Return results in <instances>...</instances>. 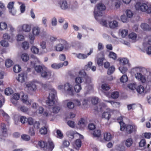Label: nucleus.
<instances>
[{
    "label": "nucleus",
    "instance_id": "63",
    "mask_svg": "<svg viewBox=\"0 0 151 151\" xmlns=\"http://www.w3.org/2000/svg\"><path fill=\"white\" fill-rule=\"evenodd\" d=\"M129 38L134 40H135L137 37V35L135 33H132L129 34Z\"/></svg>",
    "mask_w": 151,
    "mask_h": 151
},
{
    "label": "nucleus",
    "instance_id": "38",
    "mask_svg": "<svg viewBox=\"0 0 151 151\" xmlns=\"http://www.w3.org/2000/svg\"><path fill=\"white\" fill-rule=\"evenodd\" d=\"M106 106V105L104 103H101L100 104L99 107L97 109L95 108V110L98 111H101L103 108Z\"/></svg>",
    "mask_w": 151,
    "mask_h": 151
},
{
    "label": "nucleus",
    "instance_id": "64",
    "mask_svg": "<svg viewBox=\"0 0 151 151\" xmlns=\"http://www.w3.org/2000/svg\"><path fill=\"white\" fill-rule=\"evenodd\" d=\"M14 1L10 2L8 4L7 7L8 8L9 10L14 8Z\"/></svg>",
    "mask_w": 151,
    "mask_h": 151
},
{
    "label": "nucleus",
    "instance_id": "7",
    "mask_svg": "<svg viewBox=\"0 0 151 151\" xmlns=\"http://www.w3.org/2000/svg\"><path fill=\"white\" fill-rule=\"evenodd\" d=\"M51 75V72L48 70L46 67L41 73V76L42 77L48 79L50 78Z\"/></svg>",
    "mask_w": 151,
    "mask_h": 151
},
{
    "label": "nucleus",
    "instance_id": "20",
    "mask_svg": "<svg viewBox=\"0 0 151 151\" xmlns=\"http://www.w3.org/2000/svg\"><path fill=\"white\" fill-rule=\"evenodd\" d=\"M78 127L82 129L84 128L86 126L85 120L83 118H81L78 122Z\"/></svg>",
    "mask_w": 151,
    "mask_h": 151
},
{
    "label": "nucleus",
    "instance_id": "16",
    "mask_svg": "<svg viewBox=\"0 0 151 151\" xmlns=\"http://www.w3.org/2000/svg\"><path fill=\"white\" fill-rule=\"evenodd\" d=\"M111 6L117 9L120 6V1L119 0H111Z\"/></svg>",
    "mask_w": 151,
    "mask_h": 151
},
{
    "label": "nucleus",
    "instance_id": "36",
    "mask_svg": "<svg viewBox=\"0 0 151 151\" xmlns=\"http://www.w3.org/2000/svg\"><path fill=\"white\" fill-rule=\"evenodd\" d=\"M93 134L94 137H99L101 135V131L99 130H95L93 131Z\"/></svg>",
    "mask_w": 151,
    "mask_h": 151
},
{
    "label": "nucleus",
    "instance_id": "40",
    "mask_svg": "<svg viewBox=\"0 0 151 151\" xmlns=\"http://www.w3.org/2000/svg\"><path fill=\"white\" fill-rule=\"evenodd\" d=\"M119 31L122 37H124L127 35L128 31L127 30L121 29Z\"/></svg>",
    "mask_w": 151,
    "mask_h": 151
},
{
    "label": "nucleus",
    "instance_id": "34",
    "mask_svg": "<svg viewBox=\"0 0 151 151\" xmlns=\"http://www.w3.org/2000/svg\"><path fill=\"white\" fill-rule=\"evenodd\" d=\"M21 58L23 61H27L29 60V56L27 53H24L22 55Z\"/></svg>",
    "mask_w": 151,
    "mask_h": 151
},
{
    "label": "nucleus",
    "instance_id": "57",
    "mask_svg": "<svg viewBox=\"0 0 151 151\" xmlns=\"http://www.w3.org/2000/svg\"><path fill=\"white\" fill-rule=\"evenodd\" d=\"M99 98L97 97H93L91 100V102L93 104H96L98 103Z\"/></svg>",
    "mask_w": 151,
    "mask_h": 151
},
{
    "label": "nucleus",
    "instance_id": "10",
    "mask_svg": "<svg viewBox=\"0 0 151 151\" xmlns=\"http://www.w3.org/2000/svg\"><path fill=\"white\" fill-rule=\"evenodd\" d=\"M79 76L82 78H85L86 79V82L88 83L91 82V79L89 78H88V76L86 75V74L84 70H81L79 72Z\"/></svg>",
    "mask_w": 151,
    "mask_h": 151
},
{
    "label": "nucleus",
    "instance_id": "15",
    "mask_svg": "<svg viewBox=\"0 0 151 151\" xmlns=\"http://www.w3.org/2000/svg\"><path fill=\"white\" fill-rule=\"evenodd\" d=\"M1 132H0V135L3 137H6L7 135V131L6 125L2 123L1 125Z\"/></svg>",
    "mask_w": 151,
    "mask_h": 151
},
{
    "label": "nucleus",
    "instance_id": "8",
    "mask_svg": "<svg viewBox=\"0 0 151 151\" xmlns=\"http://www.w3.org/2000/svg\"><path fill=\"white\" fill-rule=\"evenodd\" d=\"M46 151H52L55 147V145L52 141L49 139L46 142Z\"/></svg>",
    "mask_w": 151,
    "mask_h": 151
},
{
    "label": "nucleus",
    "instance_id": "54",
    "mask_svg": "<svg viewBox=\"0 0 151 151\" xmlns=\"http://www.w3.org/2000/svg\"><path fill=\"white\" fill-rule=\"evenodd\" d=\"M119 96V92L117 91L113 92L111 93V97L114 99L117 98Z\"/></svg>",
    "mask_w": 151,
    "mask_h": 151
},
{
    "label": "nucleus",
    "instance_id": "18",
    "mask_svg": "<svg viewBox=\"0 0 151 151\" xmlns=\"http://www.w3.org/2000/svg\"><path fill=\"white\" fill-rule=\"evenodd\" d=\"M40 29L38 26L34 27L32 29V33L33 35H35V36H38L40 33Z\"/></svg>",
    "mask_w": 151,
    "mask_h": 151
},
{
    "label": "nucleus",
    "instance_id": "47",
    "mask_svg": "<svg viewBox=\"0 0 151 151\" xmlns=\"http://www.w3.org/2000/svg\"><path fill=\"white\" fill-rule=\"evenodd\" d=\"M83 81V79L80 77H77L75 78V82L77 84H80Z\"/></svg>",
    "mask_w": 151,
    "mask_h": 151
},
{
    "label": "nucleus",
    "instance_id": "37",
    "mask_svg": "<svg viewBox=\"0 0 151 151\" xmlns=\"http://www.w3.org/2000/svg\"><path fill=\"white\" fill-rule=\"evenodd\" d=\"M119 61L121 65H124L127 64L128 63L129 60L126 58H123L120 60Z\"/></svg>",
    "mask_w": 151,
    "mask_h": 151
},
{
    "label": "nucleus",
    "instance_id": "23",
    "mask_svg": "<svg viewBox=\"0 0 151 151\" xmlns=\"http://www.w3.org/2000/svg\"><path fill=\"white\" fill-rule=\"evenodd\" d=\"M46 142L44 141H40L38 142V145L43 150L46 151Z\"/></svg>",
    "mask_w": 151,
    "mask_h": 151
},
{
    "label": "nucleus",
    "instance_id": "32",
    "mask_svg": "<svg viewBox=\"0 0 151 151\" xmlns=\"http://www.w3.org/2000/svg\"><path fill=\"white\" fill-rule=\"evenodd\" d=\"M13 93L12 89L10 88H7L5 91V93L7 95H9Z\"/></svg>",
    "mask_w": 151,
    "mask_h": 151
},
{
    "label": "nucleus",
    "instance_id": "52",
    "mask_svg": "<svg viewBox=\"0 0 151 151\" xmlns=\"http://www.w3.org/2000/svg\"><path fill=\"white\" fill-rule=\"evenodd\" d=\"M67 106L68 108L70 109H73L74 107V103L71 101H68L67 103Z\"/></svg>",
    "mask_w": 151,
    "mask_h": 151
},
{
    "label": "nucleus",
    "instance_id": "3",
    "mask_svg": "<svg viewBox=\"0 0 151 151\" xmlns=\"http://www.w3.org/2000/svg\"><path fill=\"white\" fill-rule=\"evenodd\" d=\"M56 95V91L53 89H52L49 94V96L47 98V99L46 101V103L47 105L49 106H52L55 104L56 101L55 99Z\"/></svg>",
    "mask_w": 151,
    "mask_h": 151
},
{
    "label": "nucleus",
    "instance_id": "58",
    "mask_svg": "<svg viewBox=\"0 0 151 151\" xmlns=\"http://www.w3.org/2000/svg\"><path fill=\"white\" fill-rule=\"evenodd\" d=\"M101 88L104 90L107 91L110 89V88L109 85L104 83L102 85Z\"/></svg>",
    "mask_w": 151,
    "mask_h": 151
},
{
    "label": "nucleus",
    "instance_id": "41",
    "mask_svg": "<svg viewBox=\"0 0 151 151\" xmlns=\"http://www.w3.org/2000/svg\"><path fill=\"white\" fill-rule=\"evenodd\" d=\"M75 91L77 93H79L81 90L82 88L80 84H76L74 86Z\"/></svg>",
    "mask_w": 151,
    "mask_h": 151
},
{
    "label": "nucleus",
    "instance_id": "30",
    "mask_svg": "<svg viewBox=\"0 0 151 151\" xmlns=\"http://www.w3.org/2000/svg\"><path fill=\"white\" fill-rule=\"evenodd\" d=\"M102 116V118L109 120L110 117V113L109 112H104L103 113Z\"/></svg>",
    "mask_w": 151,
    "mask_h": 151
},
{
    "label": "nucleus",
    "instance_id": "56",
    "mask_svg": "<svg viewBox=\"0 0 151 151\" xmlns=\"http://www.w3.org/2000/svg\"><path fill=\"white\" fill-rule=\"evenodd\" d=\"M52 109L53 113H57L60 110V108L59 106H56L53 107Z\"/></svg>",
    "mask_w": 151,
    "mask_h": 151
},
{
    "label": "nucleus",
    "instance_id": "21",
    "mask_svg": "<svg viewBox=\"0 0 151 151\" xmlns=\"http://www.w3.org/2000/svg\"><path fill=\"white\" fill-rule=\"evenodd\" d=\"M22 99L23 102L25 103L27 105L30 104V103L28 101V97L27 94H23L22 95Z\"/></svg>",
    "mask_w": 151,
    "mask_h": 151
},
{
    "label": "nucleus",
    "instance_id": "48",
    "mask_svg": "<svg viewBox=\"0 0 151 151\" xmlns=\"http://www.w3.org/2000/svg\"><path fill=\"white\" fill-rule=\"evenodd\" d=\"M47 129L45 127L41 128L40 130V132L41 134H45L47 133Z\"/></svg>",
    "mask_w": 151,
    "mask_h": 151
},
{
    "label": "nucleus",
    "instance_id": "29",
    "mask_svg": "<svg viewBox=\"0 0 151 151\" xmlns=\"http://www.w3.org/2000/svg\"><path fill=\"white\" fill-rule=\"evenodd\" d=\"M51 67L54 69H58L62 67V65L61 64V63H59L58 64L55 63L51 65Z\"/></svg>",
    "mask_w": 151,
    "mask_h": 151
},
{
    "label": "nucleus",
    "instance_id": "13",
    "mask_svg": "<svg viewBox=\"0 0 151 151\" xmlns=\"http://www.w3.org/2000/svg\"><path fill=\"white\" fill-rule=\"evenodd\" d=\"M27 87L30 92L35 91L36 89V86L33 82H29L27 83L26 84Z\"/></svg>",
    "mask_w": 151,
    "mask_h": 151
},
{
    "label": "nucleus",
    "instance_id": "60",
    "mask_svg": "<svg viewBox=\"0 0 151 151\" xmlns=\"http://www.w3.org/2000/svg\"><path fill=\"white\" fill-rule=\"evenodd\" d=\"M52 25L53 26H55L57 24V21L56 18L55 17H53L51 20Z\"/></svg>",
    "mask_w": 151,
    "mask_h": 151
},
{
    "label": "nucleus",
    "instance_id": "2",
    "mask_svg": "<svg viewBox=\"0 0 151 151\" xmlns=\"http://www.w3.org/2000/svg\"><path fill=\"white\" fill-rule=\"evenodd\" d=\"M106 9L104 5L102 3H99L95 7L94 12V16L96 19L99 21L100 17L102 16L101 11Z\"/></svg>",
    "mask_w": 151,
    "mask_h": 151
},
{
    "label": "nucleus",
    "instance_id": "55",
    "mask_svg": "<svg viewBox=\"0 0 151 151\" xmlns=\"http://www.w3.org/2000/svg\"><path fill=\"white\" fill-rule=\"evenodd\" d=\"M119 69L121 72L123 74L125 73L127 70V68L123 66L119 67Z\"/></svg>",
    "mask_w": 151,
    "mask_h": 151
},
{
    "label": "nucleus",
    "instance_id": "28",
    "mask_svg": "<svg viewBox=\"0 0 151 151\" xmlns=\"http://www.w3.org/2000/svg\"><path fill=\"white\" fill-rule=\"evenodd\" d=\"M70 8L72 9H74L78 7V3L76 1H73L71 3L70 2Z\"/></svg>",
    "mask_w": 151,
    "mask_h": 151
},
{
    "label": "nucleus",
    "instance_id": "33",
    "mask_svg": "<svg viewBox=\"0 0 151 151\" xmlns=\"http://www.w3.org/2000/svg\"><path fill=\"white\" fill-rule=\"evenodd\" d=\"M76 56L77 58L81 59H85L87 57V55L82 53H79L76 54Z\"/></svg>",
    "mask_w": 151,
    "mask_h": 151
},
{
    "label": "nucleus",
    "instance_id": "35",
    "mask_svg": "<svg viewBox=\"0 0 151 151\" xmlns=\"http://www.w3.org/2000/svg\"><path fill=\"white\" fill-rule=\"evenodd\" d=\"M52 112L50 111L49 109H48L46 110H45L44 112L43 115L44 116L47 117L50 116Z\"/></svg>",
    "mask_w": 151,
    "mask_h": 151
},
{
    "label": "nucleus",
    "instance_id": "5",
    "mask_svg": "<svg viewBox=\"0 0 151 151\" xmlns=\"http://www.w3.org/2000/svg\"><path fill=\"white\" fill-rule=\"evenodd\" d=\"M64 92L70 95H73V86L72 85L68 83L65 84Z\"/></svg>",
    "mask_w": 151,
    "mask_h": 151
},
{
    "label": "nucleus",
    "instance_id": "11",
    "mask_svg": "<svg viewBox=\"0 0 151 151\" xmlns=\"http://www.w3.org/2000/svg\"><path fill=\"white\" fill-rule=\"evenodd\" d=\"M27 78V74L25 73H23L19 74L18 77L16 78L17 79L19 82L22 83L25 81Z\"/></svg>",
    "mask_w": 151,
    "mask_h": 151
},
{
    "label": "nucleus",
    "instance_id": "49",
    "mask_svg": "<svg viewBox=\"0 0 151 151\" xmlns=\"http://www.w3.org/2000/svg\"><path fill=\"white\" fill-rule=\"evenodd\" d=\"M92 65V63L91 62H89L84 67V69L88 70L91 69V67Z\"/></svg>",
    "mask_w": 151,
    "mask_h": 151
},
{
    "label": "nucleus",
    "instance_id": "22",
    "mask_svg": "<svg viewBox=\"0 0 151 151\" xmlns=\"http://www.w3.org/2000/svg\"><path fill=\"white\" fill-rule=\"evenodd\" d=\"M137 92L140 94H144L145 92L144 87L141 85L138 86L136 89Z\"/></svg>",
    "mask_w": 151,
    "mask_h": 151
},
{
    "label": "nucleus",
    "instance_id": "6",
    "mask_svg": "<svg viewBox=\"0 0 151 151\" xmlns=\"http://www.w3.org/2000/svg\"><path fill=\"white\" fill-rule=\"evenodd\" d=\"M31 28L30 25L24 24L19 26L17 28V30L19 32L23 31L26 32H29L30 31Z\"/></svg>",
    "mask_w": 151,
    "mask_h": 151
},
{
    "label": "nucleus",
    "instance_id": "59",
    "mask_svg": "<svg viewBox=\"0 0 151 151\" xmlns=\"http://www.w3.org/2000/svg\"><path fill=\"white\" fill-rule=\"evenodd\" d=\"M119 123L120 125V130L122 131H124L125 129V124L123 122H119Z\"/></svg>",
    "mask_w": 151,
    "mask_h": 151
},
{
    "label": "nucleus",
    "instance_id": "50",
    "mask_svg": "<svg viewBox=\"0 0 151 151\" xmlns=\"http://www.w3.org/2000/svg\"><path fill=\"white\" fill-rule=\"evenodd\" d=\"M128 80V78L127 77L126 75H123L120 78V81L123 83L126 82Z\"/></svg>",
    "mask_w": 151,
    "mask_h": 151
},
{
    "label": "nucleus",
    "instance_id": "24",
    "mask_svg": "<svg viewBox=\"0 0 151 151\" xmlns=\"http://www.w3.org/2000/svg\"><path fill=\"white\" fill-rule=\"evenodd\" d=\"M104 136V139L106 141H109L112 138V136L110 133H105Z\"/></svg>",
    "mask_w": 151,
    "mask_h": 151
},
{
    "label": "nucleus",
    "instance_id": "61",
    "mask_svg": "<svg viewBox=\"0 0 151 151\" xmlns=\"http://www.w3.org/2000/svg\"><path fill=\"white\" fill-rule=\"evenodd\" d=\"M110 58H111L114 60H115L116 58V54L113 52H111L109 55Z\"/></svg>",
    "mask_w": 151,
    "mask_h": 151
},
{
    "label": "nucleus",
    "instance_id": "25",
    "mask_svg": "<svg viewBox=\"0 0 151 151\" xmlns=\"http://www.w3.org/2000/svg\"><path fill=\"white\" fill-rule=\"evenodd\" d=\"M133 143L132 139L131 138L127 139L125 142V145L128 147H130Z\"/></svg>",
    "mask_w": 151,
    "mask_h": 151
},
{
    "label": "nucleus",
    "instance_id": "46",
    "mask_svg": "<svg viewBox=\"0 0 151 151\" xmlns=\"http://www.w3.org/2000/svg\"><path fill=\"white\" fill-rule=\"evenodd\" d=\"M7 40H4L1 41L0 42L1 45L2 46L4 47H8L9 45V44L7 41Z\"/></svg>",
    "mask_w": 151,
    "mask_h": 151
},
{
    "label": "nucleus",
    "instance_id": "9",
    "mask_svg": "<svg viewBox=\"0 0 151 151\" xmlns=\"http://www.w3.org/2000/svg\"><path fill=\"white\" fill-rule=\"evenodd\" d=\"M137 127L134 124L128 125L126 127V132L127 133L131 134L136 131Z\"/></svg>",
    "mask_w": 151,
    "mask_h": 151
},
{
    "label": "nucleus",
    "instance_id": "26",
    "mask_svg": "<svg viewBox=\"0 0 151 151\" xmlns=\"http://www.w3.org/2000/svg\"><path fill=\"white\" fill-rule=\"evenodd\" d=\"M141 27L143 29L146 31H149L150 29L149 25L146 23L142 24Z\"/></svg>",
    "mask_w": 151,
    "mask_h": 151
},
{
    "label": "nucleus",
    "instance_id": "62",
    "mask_svg": "<svg viewBox=\"0 0 151 151\" xmlns=\"http://www.w3.org/2000/svg\"><path fill=\"white\" fill-rule=\"evenodd\" d=\"M22 139L26 141H28L30 139V137L28 135L23 134L21 136Z\"/></svg>",
    "mask_w": 151,
    "mask_h": 151
},
{
    "label": "nucleus",
    "instance_id": "43",
    "mask_svg": "<svg viewBox=\"0 0 151 151\" xmlns=\"http://www.w3.org/2000/svg\"><path fill=\"white\" fill-rule=\"evenodd\" d=\"M31 52L34 54H37L39 52V49L35 46H32L31 48Z\"/></svg>",
    "mask_w": 151,
    "mask_h": 151
},
{
    "label": "nucleus",
    "instance_id": "27",
    "mask_svg": "<svg viewBox=\"0 0 151 151\" xmlns=\"http://www.w3.org/2000/svg\"><path fill=\"white\" fill-rule=\"evenodd\" d=\"M45 67L44 66H42L40 65H36L35 67V69L37 73H41Z\"/></svg>",
    "mask_w": 151,
    "mask_h": 151
},
{
    "label": "nucleus",
    "instance_id": "14",
    "mask_svg": "<svg viewBox=\"0 0 151 151\" xmlns=\"http://www.w3.org/2000/svg\"><path fill=\"white\" fill-rule=\"evenodd\" d=\"M136 78L140 81L142 83H145L146 81L145 77L140 73H137L135 75Z\"/></svg>",
    "mask_w": 151,
    "mask_h": 151
},
{
    "label": "nucleus",
    "instance_id": "1",
    "mask_svg": "<svg viewBox=\"0 0 151 151\" xmlns=\"http://www.w3.org/2000/svg\"><path fill=\"white\" fill-rule=\"evenodd\" d=\"M136 10L147 14H151V4L148 2H144L141 0L137 1L135 5Z\"/></svg>",
    "mask_w": 151,
    "mask_h": 151
},
{
    "label": "nucleus",
    "instance_id": "42",
    "mask_svg": "<svg viewBox=\"0 0 151 151\" xmlns=\"http://www.w3.org/2000/svg\"><path fill=\"white\" fill-rule=\"evenodd\" d=\"M13 62L9 59L7 60L5 62L6 66L8 68L11 66L13 65Z\"/></svg>",
    "mask_w": 151,
    "mask_h": 151
},
{
    "label": "nucleus",
    "instance_id": "39",
    "mask_svg": "<svg viewBox=\"0 0 151 151\" xmlns=\"http://www.w3.org/2000/svg\"><path fill=\"white\" fill-rule=\"evenodd\" d=\"M74 134L73 132L72 131H69L66 132L67 135L71 139H72L74 138Z\"/></svg>",
    "mask_w": 151,
    "mask_h": 151
},
{
    "label": "nucleus",
    "instance_id": "44",
    "mask_svg": "<svg viewBox=\"0 0 151 151\" xmlns=\"http://www.w3.org/2000/svg\"><path fill=\"white\" fill-rule=\"evenodd\" d=\"M21 69L20 67L18 65H16L13 68L14 72L16 73H18L20 71Z\"/></svg>",
    "mask_w": 151,
    "mask_h": 151
},
{
    "label": "nucleus",
    "instance_id": "31",
    "mask_svg": "<svg viewBox=\"0 0 151 151\" xmlns=\"http://www.w3.org/2000/svg\"><path fill=\"white\" fill-rule=\"evenodd\" d=\"M104 101L109 102L111 103V104L113 105V106H116V107H119V106L120 103L119 102H115L114 101H108L107 100H104Z\"/></svg>",
    "mask_w": 151,
    "mask_h": 151
},
{
    "label": "nucleus",
    "instance_id": "45",
    "mask_svg": "<svg viewBox=\"0 0 151 151\" xmlns=\"http://www.w3.org/2000/svg\"><path fill=\"white\" fill-rule=\"evenodd\" d=\"M7 27V25L5 22H1L0 23V29L4 30Z\"/></svg>",
    "mask_w": 151,
    "mask_h": 151
},
{
    "label": "nucleus",
    "instance_id": "53",
    "mask_svg": "<svg viewBox=\"0 0 151 151\" xmlns=\"http://www.w3.org/2000/svg\"><path fill=\"white\" fill-rule=\"evenodd\" d=\"M127 16L129 18H131L133 15V12L130 10H127L126 11Z\"/></svg>",
    "mask_w": 151,
    "mask_h": 151
},
{
    "label": "nucleus",
    "instance_id": "51",
    "mask_svg": "<svg viewBox=\"0 0 151 151\" xmlns=\"http://www.w3.org/2000/svg\"><path fill=\"white\" fill-rule=\"evenodd\" d=\"M115 70V68L113 66H112L109 67L107 71V74L110 75Z\"/></svg>",
    "mask_w": 151,
    "mask_h": 151
},
{
    "label": "nucleus",
    "instance_id": "19",
    "mask_svg": "<svg viewBox=\"0 0 151 151\" xmlns=\"http://www.w3.org/2000/svg\"><path fill=\"white\" fill-rule=\"evenodd\" d=\"M81 140L80 139H78L76 140L73 145L74 147L76 149L78 150L81 147Z\"/></svg>",
    "mask_w": 151,
    "mask_h": 151
},
{
    "label": "nucleus",
    "instance_id": "17",
    "mask_svg": "<svg viewBox=\"0 0 151 151\" xmlns=\"http://www.w3.org/2000/svg\"><path fill=\"white\" fill-rule=\"evenodd\" d=\"M108 24L109 27L111 29H115L119 26V23L116 20L109 22Z\"/></svg>",
    "mask_w": 151,
    "mask_h": 151
},
{
    "label": "nucleus",
    "instance_id": "4",
    "mask_svg": "<svg viewBox=\"0 0 151 151\" xmlns=\"http://www.w3.org/2000/svg\"><path fill=\"white\" fill-rule=\"evenodd\" d=\"M58 40L59 43L57 44L54 47V48L57 51H62L63 50L65 46L67 44V42L61 39H59Z\"/></svg>",
    "mask_w": 151,
    "mask_h": 151
},
{
    "label": "nucleus",
    "instance_id": "12",
    "mask_svg": "<svg viewBox=\"0 0 151 151\" xmlns=\"http://www.w3.org/2000/svg\"><path fill=\"white\" fill-rule=\"evenodd\" d=\"M70 2H67L65 0H63L61 1L60 3V7L62 9H65L70 8Z\"/></svg>",
    "mask_w": 151,
    "mask_h": 151
}]
</instances>
